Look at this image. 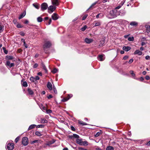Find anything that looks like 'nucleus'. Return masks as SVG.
I'll list each match as a JSON object with an SVG mask.
<instances>
[{"label":"nucleus","mask_w":150,"mask_h":150,"mask_svg":"<svg viewBox=\"0 0 150 150\" xmlns=\"http://www.w3.org/2000/svg\"><path fill=\"white\" fill-rule=\"evenodd\" d=\"M117 11L116 9L110 11L107 15V17L109 18H114L117 16Z\"/></svg>","instance_id":"1"},{"label":"nucleus","mask_w":150,"mask_h":150,"mask_svg":"<svg viewBox=\"0 0 150 150\" xmlns=\"http://www.w3.org/2000/svg\"><path fill=\"white\" fill-rule=\"evenodd\" d=\"M76 142L77 143L80 145H87V142L86 141H83L81 139H76Z\"/></svg>","instance_id":"2"},{"label":"nucleus","mask_w":150,"mask_h":150,"mask_svg":"<svg viewBox=\"0 0 150 150\" xmlns=\"http://www.w3.org/2000/svg\"><path fill=\"white\" fill-rule=\"evenodd\" d=\"M51 45V43L49 41H47L43 45V49L45 51H47V49L49 48Z\"/></svg>","instance_id":"3"},{"label":"nucleus","mask_w":150,"mask_h":150,"mask_svg":"<svg viewBox=\"0 0 150 150\" xmlns=\"http://www.w3.org/2000/svg\"><path fill=\"white\" fill-rule=\"evenodd\" d=\"M56 7L55 6H50L48 8V11L49 13H50L53 12L56 9Z\"/></svg>","instance_id":"4"},{"label":"nucleus","mask_w":150,"mask_h":150,"mask_svg":"<svg viewBox=\"0 0 150 150\" xmlns=\"http://www.w3.org/2000/svg\"><path fill=\"white\" fill-rule=\"evenodd\" d=\"M6 148L8 150H12L14 148V145L13 143H9L7 144Z\"/></svg>","instance_id":"5"},{"label":"nucleus","mask_w":150,"mask_h":150,"mask_svg":"<svg viewBox=\"0 0 150 150\" xmlns=\"http://www.w3.org/2000/svg\"><path fill=\"white\" fill-rule=\"evenodd\" d=\"M28 142L27 137H23L22 139V143L24 146H26L28 144Z\"/></svg>","instance_id":"6"},{"label":"nucleus","mask_w":150,"mask_h":150,"mask_svg":"<svg viewBox=\"0 0 150 150\" xmlns=\"http://www.w3.org/2000/svg\"><path fill=\"white\" fill-rule=\"evenodd\" d=\"M48 8V5L46 3H42L41 5V10L44 11Z\"/></svg>","instance_id":"7"},{"label":"nucleus","mask_w":150,"mask_h":150,"mask_svg":"<svg viewBox=\"0 0 150 150\" xmlns=\"http://www.w3.org/2000/svg\"><path fill=\"white\" fill-rule=\"evenodd\" d=\"M6 66L9 67V68L13 67L14 65V64L13 63H11L9 61H6Z\"/></svg>","instance_id":"8"},{"label":"nucleus","mask_w":150,"mask_h":150,"mask_svg":"<svg viewBox=\"0 0 150 150\" xmlns=\"http://www.w3.org/2000/svg\"><path fill=\"white\" fill-rule=\"evenodd\" d=\"M52 18L54 20H56L58 18V15L56 13H54L52 16Z\"/></svg>","instance_id":"9"},{"label":"nucleus","mask_w":150,"mask_h":150,"mask_svg":"<svg viewBox=\"0 0 150 150\" xmlns=\"http://www.w3.org/2000/svg\"><path fill=\"white\" fill-rule=\"evenodd\" d=\"M72 96V94H70L68 95V97H66L64 98L62 100V101L63 102H66Z\"/></svg>","instance_id":"10"},{"label":"nucleus","mask_w":150,"mask_h":150,"mask_svg":"<svg viewBox=\"0 0 150 150\" xmlns=\"http://www.w3.org/2000/svg\"><path fill=\"white\" fill-rule=\"evenodd\" d=\"M47 87L48 89L50 91L52 90V85L50 82H48L47 84Z\"/></svg>","instance_id":"11"},{"label":"nucleus","mask_w":150,"mask_h":150,"mask_svg":"<svg viewBox=\"0 0 150 150\" xmlns=\"http://www.w3.org/2000/svg\"><path fill=\"white\" fill-rule=\"evenodd\" d=\"M97 58L98 60L101 61H103L105 59V58L103 55H99Z\"/></svg>","instance_id":"12"},{"label":"nucleus","mask_w":150,"mask_h":150,"mask_svg":"<svg viewBox=\"0 0 150 150\" xmlns=\"http://www.w3.org/2000/svg\"><path fill=\"white\" fill-rule=\"evenodd\" d=\"M85 41L86 43L89 44L92 42L93 40L92 39L86 38L85 39Z\"/></svg>","instance_id":"13"},{"label":"nucleus","mask_w":150,"mask_h":150,"mask_svg":"<svg viewBox=\"0 0 150 150\" xmlns=\"http://www.w3.org/2000/svg\"><path fill=\"white\" fill-rule=\"evenodd\" d=\"M52 3L53 5L56 6H58L59 4L58 0H53Z\"/></svg>","instance_id":"14"},{"label":"nucleus","mask_w":150,"mask_h":150,"mask_svg":"<svg viewBox=\"0 0 150 150\" xmlns=\"http://www.w3.org/2000/svg\"><path fill=\"white\" fill-rule=\"evenodd\" d=\"M126 13V11L124 10H121L119 11V14L121 16H124Z\"/></svg>","instance_id":"15"},{"label":"nucleus","mask_w":150,"mask_h":150,"mask_svg":"<svg viewBox=\"0 0 150 150\" xmlns=\"http://www.w3.org/2000/svg\"><path fill=\"white\" fill-rule=\"evenodd\" d=\"M95 26L94 27L100 26L101 24V22L99 21H94Z\"/></svg>","instance_id":"16"},{"label":"nucleus","mask_w":150,"mask_h":150,"mask_svg":"<svg viewBox=\"0 0 150 150\" xmlns=\"http://www.w3.org/2000/svg\"><path fill=\"white\" fill-rule=\"evenodd\" d=\"M130 25L132 26H137L138 25V23L135 21H132L130 22Z\"/></svg>","instance_id":"17"},{"label":"nucleus","mask_w":150,"mask_h":150,"mask_svg":"<svg viewBox=\"0 0 150 150\" xmlns=\"http://www.w3.org/2000/svg\"><path fill=\"white\" fill-rule=\"evenodd\" d=\"M105 43V40L104 39H102L100 41V43L99 44V47H102L103 46Z\"/></svg>","instance_id":"18"},{"label":"nucleus","mask_w":150,"mask_h":150,"mask_svg":"<svg viewBox=\"0 0 150 150\" xmlns=\"http://www.w3.org/2000/svg\"><path fill=\"white\" fill-rule=\"evenodd\" d=\"M134 54H138L139 55H141L142 54V52L139 50H137L135 51Z\"/></svg>","instance_id":"19"},{"label":"nucleus","mask_w":150,"mask_h":150,"mask_svg":"<svg viewBox=\"0 0 150 150\" xmlns=\"http://www.w3.org/2000/svg\"><path fill=\"white\" fill-rule=\"evenodd\" d=\"M122 49L123 50L127 52L130 50L131 48L128 46H124Z\"/></svg>","instance_id":"20"},{"label":"nucleus","mask_w":150,"mask_h":150,"mask_svg":"<svg viewBox=\"0 0 150 150\" xmlns=\"http://www.w3.org/2000/svg\"><path fill=\"white\" fill-rule=\"evenodd\" d=\"M104 16L103 14L102 13H99L98 14L97 16H96V18H101L103 17Z\"/></svg>","instance_id":"21"},{"label":"nucleus","mask_w":150,"mask_h":150,"mask_svg":"<svg viewBox=\"0 0 150 150\" xmlns=\"http://www.w3.org/2000/svg\"><path fill=\"white\" fill-rule=\"evenodd\" d=\"M106 150H114V148L112 146H109L107 147Z\"/></svg>","instance_id":"22"},{"label":"nucleus","mask_w":150,"mask_h":150,"mask_svg":"<svg viewBox=\"0 0 150 150\" xmlns=\"http://www.w3.org/2000/svg\"><path fill=\"white\" fill-rule=\"evenodd\" d=\"M36 125L34 124L31 125L29 126L28 129V130H29L32 129L36 127Z\"/></svg>","instance_id":"23"},{"label":"nucleus","mask_w":150,"mask_h":150,"mask_svg":"<svg viewBox=\"0 0 150 150\" xmlns=\"http://www.w3.org/2000/svg\"><path fill=\"white\" fill-rule=\"evenodd\" d=\"M28 93L31 95H33L34 94V92L33 91L30 89L28 88Z\"/></svg>","instance_id":"24"},{"label":"nucleus","mask_w":150,"mask_h":150,"mask_svg":"<svg viewBox=\"0 0 150 150\" xmlns=\"http://www.w3.org/2000/svg\"><path fill=\"white\" fill-rule=\"evenodd\" d=\"M145 27L147 33H149L150 32V26L148 25H146Z\"/></svg>","instance_id":"25"},{"label":"nucleus","mask_w":150,"mask_h":150,"mask_svg":"<svg viewBox=\"0 0 150 150\" xmlns=\"http://www.w3.org/2000/svg\"><path fill=\"white\" fill-rule=\"evenodd\" d=\"M25 15V13H23L21 14L18 17L19 19H20L23 18Z\"/></svg>","instance_id":"26"},{"label":"nucleus","mask_w":150,"mask_h":150,"mask_svg":"<svg viewBox=\"0 0 150 150\" xmlns=\"http://www.w3.org/2000/svg\"><path fill=\"white\" fill-rule=\"evenodd\" d=\"M79 123L82 125H87L86 123L81 121L79 120Z\"/></svg>","instance_id":"27"},{"label":"nucleus","mask_w":150,"mask_h":150,"mask_svg":"<svg viewBox=\"0 0 150 150\" xmlns=\"http://www.w3.org/2000/svg\"><path fill=\"white\" fill-rule=\"evenodd\" d=\"M41 123H47L48 122V121L45 119H41Z\"/></svg>","instance_id":"28"},{"label":"nucleus","mask_w":150,"mask_h":150,"mask_svg":"<svg viewBox=\"0 0 150 150\" xmlns=\"http://www.w3.org/2000/svg\"><path fill=\"white\" fill-rule=\"evenodd\" d=\"M55 141L53 140L52 141H50L46 144V145L47 146H50L52 144H53L55 142Z\"/></svg>","instance_id":"29"},{"label":"nucleus","mask_w":150,"mask_h":150,"mask_svg":"<svg viewBox=\"0 0 150 150\" xmlns=\"http://www.w3.org/2000/svg\"><path fill=\"white\" fill-rule=\"evenodd\" d=\"M37 21L38 22H41L42 21V18L41 17H39L37 18Z\"/></svg>","instance_id":"30"},{"label":"nucleus","mask_w":150,"mask_h":150,"mask_svg":"<svg viewBox=\"0 0 150 150\" xmlns=\"http://www.w3.org/2000/svg\"><path fill=\"white\" fill-rule=\"evenodd\" d=\"M35 134L37 136L40 137L42 136V134L40 132L38 131H36L35 132Z\"/></svg>","instance_id":"31"},{"label":"nucleus","mask_w":150,"mask_h":150,"mask_svg":"<svg viewBox=\"0 0 150 150\" xmlns=\"http://www.w3.org/2000/svg\"><path fill=\"white\" fill-rule=\"evenodd\" d=\"M45 127V125H38L36 126L37 128H44Z\"/></svg>","instance_id":"32"},{"label":"nucleus","mask_w":150,"mask_h":150,"mask_svg":"<svg viewBox=\"0 0 150 150\" xmlns=\"http://www.w3.org/2000/svg\"><path fill=\"white\" fill-rule=\"evenodd\" d=\"M128 40L129 41H133L134 40V38L133 36L129 37L128 38Z\"/></svg>","instance_id":"33"},{"label":"nucleus","mask_w":150,"mask_h":150,"mask_svg":"<svg viewBox=\"0 0 150 150\" xmlns=\"http://www.w3.org/2000/svg\"><path fill=\"white\" fill-rule=\"evenodd\" d=\"M22 85L25 87H27L28 86L27 83L26 81H24Z\"/></svg>","instance_id":"34"},{"label":"nucleus","mask_w":150,"mask_h":150,"mask_svg":"<svg viewBox=\"0 0 150 150\" xmlns=\"http://www.w3.org/2000/svg\"><path fill=\"white\" fill-rule=\"evenodd\" d=\"M87 26L86 25H84L83 27L82 28L81 30L82 31H84L87 28Z\"/></svg>","instance_id":"35"},{"label":"nucleus","mask_w":150,"mask_h":150,"mask_svg":"<svg viewBox=\"0 0 150 150\" xmlns=\"http://www.w3.org/2000/svg\"><path fill=\"white\" fill-rule=\"evenodd\" d=\"M58 69H57L55 68L52 71V72L53 73H55L57 72Z\"/></svg>","instance_id":"36"},{"label":"nucleus","mask_w":150,"mask_h":150,"mask_svg":"<svg viewBox=\"0 0 150 150\" xmlns=\"http://www.w3.org/2000/svg\"><path fill=\"white\" fill-rule=\"evenodd\" d=\"M46 112L47 114H50L52 113V110H46Z\"/></svg>","instance_id":"37"},{"label":"nucleus","mask_w":150,"mask_h":150,"mask_svg":"<svg viewBox=\"0 0 150 150\" xmlns=\"http://www.w3.org/2000/svg\"><path fill=\"white\" fill-rule=\"evenodd\" d=\"M73 137L77 139H78L79 137V136L78 135L76 134H73Z\"/></svg>","instance_id":"38"},{"label":"nucleus","mask_w":150,"mask_h":150,"mask_svg":"<svg viewBox=\"0 0 150 150\" xmlns=\"http://www.w3.org/2000/svg\"><path fill=\"white\" fill-rule=\"evenodd\" d=\"M30 80L32 82H34L35 80V78L33 77H31L30 78Z\"/></svg>","instance_id":"39"},{"label":"nucleus","mask_w":150,"mask_h":150,"mask_svg":"<svg viewBox=\"0 0 150 150\" xmlns=\"http://www.w3.org/2000/svg\"><path fill=\"white\" fill-rule=\"evenodd\" d=\"M53 90H54V93H57V91L56 89L55 86H54V85H53Z\"/></svg>","instance_id":"40"},{"label":"nucleus","mask_w":150,"mask_h":150,"mask_svg":"<svg viewBox=\"0 0 150 150\" xmlns=\"http://www.w3.org/2000/svg\"><path fill=\"white\" fill-rule=\"evenodd\" d=\"M96 4V2L93 3V4H92V5L90 7L88 8V10L90 9L93 6Z\"/></svg>","instance_id":"41"},{"label":"nucleus","mask_w":150,"mask_h":150,"mask_svg":"<svg viewBox=\"0 0 150 150\" xmlns=\"http://www.w3.org/2000/svg\"><path fill=\"white\" fill-rule=\"evenodd\" d=\"M42 68H43V69L45 71V73H47V70L45 66Z\"/></svg>","instance_id":"42"},{"label":"nucleus","mask_w":150,"mask_h":150,"mask_svg":"<svg viewBox=\"0 0 150 150\" xmlns=\"http://www.w3.org/2000/svg\"><path fill=\"white\" fill-rule=\"evenodd\" d=\"M130 74L132 75V76H134L135 75V74L133 73V71H130Z\"/></svg>","instance_id":"43"},{"label":"nucleus","mask_w":150,"mask_h":150,"mask_svg":"<svg viewBox=\"0 0 150 150\" xmlns=\"http://www.w3.org/2000/svg\"><path fill=\"white\" fill-rule=\"evenodd\" d=\"M81 147H76L75 148H74V149H76V150H81Z\"/></svg>","instance_id":"44"},{"label":"nucleus","mask_w":150,"mask_h":150,"mask_svg":"<svg viewBox=\"0 0 150 150\" xmlns=\"http://www.w3.org/2000/svg\"><path fill=\"white\" fill-rule=\"evenodd\" d=\"M38 66V64L37 63L35 64L33 66V67L34 68H36Z\"/></svg>","instance_id":"45"},{"label":"nucleus","mask_w":150,"mask_h":150,"mask_svg":"<svg viewBox=\"0 0 150 150\" xmlns=\"http://www.w3.org/2000/svg\"><path fill=\"white\" fill-rule=\"evenodd\" d=\"M88 16V15H85L82 18V20H85L86 18H87V17Z\"/></svg>","instance_id":"46"},{"label":"nucleus","mask_w":150,"mask_h":150,"mask_svg":"<svg viewBox=\"0 0 150 150\" xmlns=\"http://www.w3.org/2000/svg\"><path fill=\"white\" fill-rule=\"evenodd\" d=\"M19 139V137H17L15 139V142L16 143Z\"/></svg>","instance_id":"47"},{"label":"nucleus","mask_w":150,"mask_h":150,"mask_svg":"<svg viewBox=\"0 0 150 150\" xmlns=\"http://www.w3.org/2000/svg\"><path fill=\"white\" fill-rule=\"evenodd\" d=\"M33 5L37 9H38L39 8V7L36 4H33Z\"/></svg>","instance_id":"48"},{"label":"nucleus","mask_w":150,"mask_h":150,"mask_svg":"<svg viewBox=\"0 0 150 150\" xmlns=\"http://www.w3.org/2000/svg\"><path fill=\"white\" fill-rule=\"evenodd\" d=\"M123 5V4H122L121 5H119L117 6L116 7L115 9H119Z\"/></svg>","instance_id":"49"},{"label":"nucleus","mask_w":150,"mask_h":150,"mask_svg":"<svg viewBox=\"0 0 150 150\" xmlns=\"http://www.w3.org/2000/svg\"><path fill=\"white\" fill-rule=\"evenodd\" d=\"M8 59H12L13 58V57L12 56H9L8 57Z\"/></svg>","instance_id":"50"},{"label":"nucleus","mask_w":150,"mask_h":150,"mask_svg":"<svg viewBox=\"0 0 150 150\" xmlns=\"http://www.w3.org/2000/svg\"><path fill=\"white\" fill-rule=\"evenodd\" d=\"M51 22H52V20L51 19H50L48 21V23H46V24L47 25H49L50 24Z\"/></svg>","instance_id":"51"},{"label":"nucleus","mask_w":150,"mask_h":150,"mask_svg":"<svg viewBox=\"0 0 150 150\" xmlns=\"http://www.w3.org/2000/svg\"><path fill=\"white\" fill-rule=\"evenodd\" d=\"M16 26L18 28H21L22 27V26L21 25L19 24H18L16 25Z\"/></svg>","instance_id":"52"},{"label":"nucleus","mask_w":150,"mask_h":150,"mask_svg":"<svg viewBox=\"0 0 150 150\" xmlns=\"http://www.w3.org/2000/svg\"><path fill=\"white\" fill-rule=\"evenodd\" d=\"M38 140H35L34 141H33L32 142H31V144H33V143H36V142H38Z\"/></svg>","instance_id":"53"},{"label":"nucleus","mask_w":150,"mask_h":150,"mask_svg":"<svg viewBox=\"0 0 150 150\" xmlns=\"http://www.w3.org/2000/svg\"><path fill=\"white\" fill-rule=\"evenodd\" d=\"M145 59L146 60H149L150 59V57L149 55H147L146 56Z\"/></svg>","instance_id":"54"},{"label":"nucleus","mask_w":150,"mask_h":150,"mask_svg":"<svg viewBox=\"0 0 150 150\" xmlns=\"http://www.w3.org/2000/svg\"><path fill=\"white\" fill-rule=\"evenodd\" d=\"M133 59H131L129 60L128 63L129 64H131L133 62Z\"/></svg>","instance_id":"55"},{"label":"nucleus","mask_w":150,"mask_h":150,"mask_svg":"<svg viewBox=\"0 0 150 150\" xmlns=\"http://www.w3.org/2000/svg\"><path fill=\"white\" fill-rule=\"evenodd\" d=\"M100 134V133L99 132H98L96 133V134L95 135V136L96 137H98V136H99Z\"/></svg>","instance_id":"56"},{"label":"nucleus","mask_w":150,"mask_h":150,"mask_svg":"<svg viewBox=\"0 0 150 150\" xmlns=\"http://www.w3.org/2000/svg\"><path fill=\"white\" fill-rule=\"evenodd\" d=\"M71 129L73 131H75L76 130L75 128L73 126H71Z\"/></svg>","instance_id":"57"},{"label":"nucleus","mask_w":150,"mask_h":150,"mask_svg":"<svg viewBox=\"0 0 150 150\" xmlns=\"http://www.w3.org/2000/svg\"><path fill=\"white\" fill-rule=\"evenodd\" d=\"M35 79V80H39L40 79V77L38 76H36Z\"/></svg>","instance_id":"58"},{"label":"nucleus","mask_w":150,"mask_h":150,"mask_svg":"<svg viewBox=\"0 0 150 150\" xmlns=\"http://www.w3.org/2000/svg\"><path fill=\"white\" fill-rule=\"evenodd\" d=\"M128 56H126L123 57V59L124 60L128 58Z\"/></svg>","instance_id":"59"},{"label":"nucleus","mask_w":150,"mask_h":150,"mask_svg":"<svg viewBox=\"0 0 150 150\" xmlns=\"http://www.w3.org/2000/svg\"><path fill=\"white\" fill-rule=\"evenodd\" d=\"M38 75L40 76H42V74L41 72H40L38 73Z\"/></svg>","instance_id":"60"},{"label":"nucleus","mask_w":150,"mask_h":150,"mask_svg":"<svg viewBox=\"0 0 150 150\" xmlns=\"http://www.w3.org/2000/svg\"><path fill=\"white\" fill-rule=\"evenodd\" d=\"M96 150H102V149L100 148L97 147L96 148Z\"/></svg>","instance_id":"61"},{"label":"nucleus","mask_w":150,"mask_h":150,"mask_svg":"<svg viewBox=\"0 0 150 150\" xmlns=\"http://www.w3.org/2000/svg\"><path fill=\"white\" fill-rule=\"evenodd\" d=\"M145 78L147 80H149L150 79V77H149V76H146V77H145Z\"/></svg>","instance_id":"62"},{"label":"nucleus","mask_w":150,"mask_h":150,"mask_svg":"<svg viewBox=\"0 0 150 150\" xmlns=\"http://www.w3.org/2000/svg\"><path fill=\"white\" fill-rule=\"evenodd\" d=\"M24 43V46L26 48H28V46H27V44H26L25 43V42H24V43Z\"/></svg>","instance_id":"63"},{"label":"nucleus","mask_w":150,"mask_h":150,"mask_svg":"<svg viewBox=\"0 0 150 150\" xmlns=\"http://www.w3.org/2000/svg\"><path fill=\"white\" fill-rule=\"evenodd\" d=\"M47 98H48L50 99V98H52V95H50L49 96H48Z\"/></svg>","instance_id":"64"}]
</instances>
